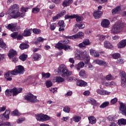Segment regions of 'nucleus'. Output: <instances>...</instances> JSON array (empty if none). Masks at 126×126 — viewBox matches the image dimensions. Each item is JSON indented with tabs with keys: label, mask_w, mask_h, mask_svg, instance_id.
<instances>
[{
	"label": "nucleus",
	"mask_w": 126,
	"mask_h": 126,
	"mask_svg": "<svg viewBox=\"0 0 126 126\" xmlns=\"http://www.w3.org/2000/svg\"><path fill=\"white\" fill-rule=\"evenodd\" d=\"M104 46L106 49H112V48H113V45L108 41H105L104 42Z\"/></svg>",
	"instance_id": "obj_29"
},
{
	"label": "nucleus",
	"mask_w": 126,
	"mask_h": 126,
	"mask_svg": "<svg viewBox=\"0 0 126 126\" xmlns=\"http://www.w3.org/2000/svg\"><path fill=\"white\" fill-rule=\"evenodd\" d=\"M73 17L74 18H76L77 22H80V21H82V18L78 15V14H74Z\"/></svg>",
	"instance_id": "obj_37"
},
{
	"label": "nucleus",
	"mask_w": 126,
	"mask_h": 126,
	"mask_svg": "<svg viewBox=\"0 0 126 126\" xmlns=\"http://www.w3.org/2000/svg\"><path fill=\"white\" fill-rule=\"evenodd\" d=\"M96 93L99 95H110V94H111L110 92H108L105 90H101L99 89L96 90Z\"/></svg>",
	"instance_id": "obj_15"
},
{
	"label": "nucleus",
	"mask_w": 126,
	"mask_h": 126,
	"mask_svg": "<svg viewBox=\"0 0 126 126\" xmlns=\"http://www.w3.org/2000/svg\"><path fill=\"white\" fill-rule=\"evenodd\" d=\"M25 100L31 102V103H38L39 100L37 99V96L33 95L32 94H28L24 97Z\"/></svg>",
	"instance_id": "obj_7"
},
{
	"label": "nucleus",
	"mask_w": 126,
	"mask_h": 126,
	"mask_svg": "<svg viewBox=\"0 0 126 126\" xmlns=\"http://www.w3.org/2000/svg\"><path fill=\"white\" fill-rule=\"evenodd\" d=\"M16 55H17L16 51H15V50H13V49H11L8 54V56L9 59L11 60V59L14 58Z\"/></svg>",
	"instance_id": "obj_17"
},
{
	"label": "nucleus",
	"mask_w": 126,
	"mask_h": 126,
	"mask_svg": "<svg viewBox=\"0 0 126 126\" xmlns=\"http://www.w3.org/2000/svg\"><path fill=\"white\" fill-rule=\"evenodd\" d=\"M84 33L82 32H77L76 34L70 36H66L65 38H67L68 39H71L72 40H75L76 39H78L79 38H81L82 37H84Z\"/></svg>",
	"instance_id": "obj_9"
},
{
	"label": "nucleus",
	"mask_w": 126,
	"mask_h": 126,
	"mask_svg": "<svg viewBox=\"0 0 126 126\" xmlns=\"http://www.w3.org/2000/svg\"><path fill=\"white\" fill-rule=\"evenodd\" d=\"M82 52H81L80 54H75V58L76 60H80V61H83V57H82Z\"/></svg>",
	"instance_id": "obj_30"
},
{
	"label": "nucleus",
	"mask_w": 126,
	"mask_h": 126,
	"mask_svg": "<svg viewBox=\"0 0 126 126\" xmlns=\"http://www.w3.org/2000/svg\"><path fill=\"white\" fill-rule=\"evenodd\" d=\"M11 114L12 116H20L21 115L17 110H15L14 111L12 112Z\"/></svg>",
	"instance_id": "obj_44"
},
{
	"label": "nucleus",
	"mask_w": 126,
	"mask_h": 126,
	"mask_svg": "<svg viewBox=\"0 0 126 126\" xmlns=\"http://www.w3.org/2000/svg\"><path fill=\"white\" fill-rule=\"evenodd\" d=\"M24 121H25V118H20L17 120V123L18 124H22Z\"/></svg>",
	"instance_id": "obj_54"
},
{
	"label": "nucleus",
	"mask_w": 126,
	"mask_h": 126,
	"mask_svg": "<svg viewBox=\"0 0 126 126\" xmlns=\"http://www.w3.org/2000/svg\"><path fill=\"white\" fill-rule=\"evenodd\" d=\"M79 75L81 77H83V78H85L86 77V71L84 69H82L79 72Z\"/></svg>",
	"instance_id": "obj_33"
},
{
	"label": "nucleus",
	"mask_w": 126,
	"mask_h": 126,
	"mask_svg": "<svg viewBox=\"0 0 126 126\" xmlns=\"http://www.w3.org/2000/svg\"><path fill=\"white\" fill-rule=\"evenodd\" d=\"M8 14L11 15L13 18H18V17H23L25 16V13H20L19 12V6L15 4L11 6L8 11Z\"/></svg>",
	"instance_id": "obj_1"
},
{
	"label": "nucleus",
	"mask_w": 126,
	"mask_h": 126,
	"mask_svg": "<svg viewBox=\"0 0 126 126\" xmlns=\"http://www.w3.org/2000/svg\"><path fill=\"white\" fill-rule=\"evenodd\" d=\"M31 30L29 29H26L23 33V36L25 37H28V36H30L31 35Z\"/></svg>",
	"instance_id": "obj_28"
},
{
	"label": "nucleus",
	"mask_w": 126,
	"mask_h": 126,
	"mask_svg": "<svg viewBox=\"0 0 126 126\" xmlns=\"http://www.w3.org/2000/svg\"><path fill=\"white\" fill-rule=\"evenodd\" d=\"M126 46V39L122 40L117 44V47L118 49H123V48H125Z\"/></svg>",
	"instance_id": "obj_16"
},
{
	"label": "nucleus",
	"mask_w": 126,
	"mask_h": 126,
	"mask_svg": "<svg viewBox=\"0 0 126 126\" xmlns=\"http://www.w3.org/2000/svg\"><path fill=\"white\" fill-rule=\"evenodd\" d=\"M10 113V111H9V110H6L4 113V118H5V119H6V120H8V119H9V114Z\"/></svg>",
	"instance_id": "obj_41"
},
{
	"label": "nucleus",
	"mask_w": 126,
	"mask_h": 126,
	"mask_svg": "<svg viewBox=\"0 0 126 126\" xmlns=\"http://www.w3.org/2000/svg\"><path fill=\"white\" fill-rule=\"evenodd\" d=\"M35 119L38 122H46L47 121H50L51 117L46 114L40 113L37 115H35Z\"/></svg>",
	"instance_id": "obj_6"
},
{
	"label": "nucleus",
	"mask_w": 126,
	"mask_h": 126,
	"mask_svg": "<svg viewBox=\"0 0 126 126\" xmlns=\"http://www.w3.org/2000/svg\"><path fill=\"white\" fill-rule=\"evenodd\" d=\"M15 75H17L19 74H23L24 73V67L21 65H18L16 66L15 69L13 70Z\"/></svg>",
	"instance_id": "obj_8"
},
{
	"label": "nucleus",
	"mask_w": 126,
	"mask_h": 126,
	"mask_svg": "<svg viewBox=\"0 0 126 126\" xmlns=\"http://www.w3.org/2000/svg\"><path fill=\"white\" fill-rule=\"evenodd\" d=\"M11 126L10 122L2 123L0 122V126Z\"/></svg>",
	"instance_id": "obj_47"
},
{
	"label": "nucleus",
	"mask_w": 126,
	"mask_h": 126,
	"mask_svg": "<svg viewBox=\"0 0 126 126\" xmlns=\"http://www.w3.org/2000/svg\"><path fill=\"white\" fill-rule=\"evenodd\" d=\"M102 85H104V86H112L113 85H115L116 83L115 82H107L105 83H102Z\"/></svg>",
	"instance_id": "obj_32"
},
{
	"label": "nucleus",
	"mask_w": 126,
	"mask_h": 126,
	"mask_svg": "<svg viewBox=\"0 0 126 126\" xmlns=\"http://www.w3.org/2000/svg\"><path fill=\"white\" fill-rule=\"evenodd\" d=\"M90 54L91 55V56H93V57H95V58H99V57H100V54H99V53L93 49H91L90 50Z\"/></svg>",
	"instance_id": "obj_20"
},
{
	"label": "nucleus",
	"mask_w": 126,
	"mask_h": 126,
	"mask_svg": "<svg viewBox=\"0 0 126 126\" xmlns=\"http://www.w3.org/2000/svg\"><path fill=\"white\" fill-rule=\"evenodd\" d=\"M113 57L114 59H119V58L121 57V54H120V53H115L113 55Z\"/></svg>",
	"instance_id": "obj_62"
},
{
	"label": "nucleus",
	"mask_w": 126,
	"mask_h": 126,
	"mask_svg": "<svg viewBox=\"0 0 126 126\" xmlns=\"http://www.w3.org/2000/svg\"><path fill=\"white\" fill-rule=\"evenodd\" d=\"M8 14L11 15L13 18H18V17H23L25 16V13H20L19 12V6L15 4L11 6L8 11Z\"/></svg>",
	"instance_id": "obj_2"
},
{
	"label": "nucleus",
	"mask_w": 126,
	"mask_h": 126,
	"mask_svg": "<svg viewBox=\"0 0 126 126\" xmlns=\"http://www.w3.org/2000/svg\"><path fill=\"white\" fill-rule=\"evenodd\" d=\"M74 16V14L72 15H65V19H73Z\"/></svg>",
	"instance_id": "obj_56"
},
{
	"label": "nucleus",
	"mask_w": 126,
	"mask_h": 126,
	"mask_svg": "<svg viewBox=\"0 0 126 126\" xmlns=\"http://www.w3.org/2000/svg\"><path fill=\"white\" fill-rule=\"evenodd\" d=\"M58 72L63 77L70 76V75H72V72L68 71L67 67L63 64H62L59 66L58 68Z\"/></svg>",
	"instance_id": "obj_3"
},
{
	"label": "nucleus",
	"mask_w": 126,
	"mask_h": 126,
	"mask_svg": "<svg viewBox=\"0 0 126 126\" xmlns=\"http://www.w3.org/2000/svg\"><path fill=\"white\" fill-rule=\"evenodd\" d=\"M46 85L47 87H48V88L51 87V86H52V85H53V83H52V82L51 81H47L46 82Z\"/></svg>",
	"instance_id": "obj_60"
},
{
	"label": "nucleus",
	"mask_w": 126,
	"mask_h": 126,
	"mask_svg": "<svg viewBox=\"0 0 126 126\" xmlns=\"http://www.w3.org/2000/svg\"><path fill=\"white\" fill-rule=\"evenodd\" d=\"M120 76L121 77V80H126V74L125 71H121L120 72Z\"/></svg>",
	"instance_id": "obj_40"
},
{
	"label": "nucleus",
	"mask_w": 126,
	"mask_h": 126,
	"mask_svg": "<svg viewBox=\"0 0 126 126\" xmlns=\"http://www.w3.org/2000/svg\"><path fill=\"white\" fill-rule=\"evenodd\" d=\"M15 27H16V24H10L7 27H6V28L9 30H11V31H13V29H14Z\"/></svg>",
	"instance_id": "obj_31"
},
{
	"label": "nucleus",
	"mask_w": 126,
	"mask_h": 126,
	"mask_svg": "<svg viewBox=\"0 0 126 126\" xmlns=\"http://www.w3.org/2000/svg\"><path fill=\"white\" fill-rule=\"evenodd\" d=\"M75 27H78L79 29H84L85 28V25L84 23H82L80 24H76Z\"/></svg>",
	"instance_id": "obj_36"
},
{
	"label": "nucleus",
	"mask_w": 126,
	"mask_h": 126,
	"mask_svg": "<svg viewBox=\"0 0 126 126\" xmlns=\"http://www.w3.org/2000/svg\"><path fill=\"white\" fill-rule=\"evenodd\" d=\"M89 123L91 124V125H94L96 124V118L94 116H90L88 117Z\"/></svg>",
	"instance_id": "obj_24"
},
{
	"label": "nucleus",
	"mask_w": 126,
	"mask_h": 126,
	"mask_svg": "<svg viewBox=\"0 0 126 126\" xmlns=\"http://www.w3.org/2000/svg\"><path fill=\"white\" fill-rule=\"evenodd\" d=\"M0 46L1 48H5L6 45L4 42H3V40L2 39L0 38Z\"/></svg>",
	"instance_id": "obj_46"
},
{
	"label": "nucleus",
	"mask_w": 126,
	"mask_h": 126,
	"mask_svg": "<svg viewBox=\"0 0 126 126\" xmlns=\"http://www.w3.org/2000/svg\"><path fill=\"white\" fill-rule=\"evenodd\" d=\"M117 102H118V98L115 97L111 100L110 103L112 105H115V104H116Z\"/></svg>",
	"instance_id": "obj_50"
},
{
	"label": "nucleus",
	"mask_w": 126,
	"mask_h": 126,
	"mask_svg": "<svg viewBox=\"0 0 126 126\" xmlns=\"http://www.w3.org/2000/svg\"><path fill=\"white\" fill-rule=\"evenodd\" d=\"M124 30V26L122 24L116 23L112 27L111 33L112 34H119Z\"/></svg>",
	"instance_id": "obj_5"
},
{
	"label": "nucleus",
	"mask_w": 126,
	"mask_h": 126,
	"mask_svg": "<svg viewBox=\"0 0 126 126\" xmlns=\"http://www.w3.org/2000/svg\"><path fill=\"white\" fill-rule=\"evenodd\" d=\"M94 63H95V64L100 65V66H108V63L103 60L96 59L94 61Z\"/></svg>",
	"instance_id": "obj_12"
},
{
	"label": "nucleus",
	"mask_w": 126,
	"mask_h": 126,
	"mask_svg": "<svg viewBox=\"0 0 126 126\" xmlns=\"http://www.w3.org/2000/svg\"><path fill=\"white\" fill-rule=\"evenodd\" d=\"M29 45L27 43H22L20 44L19 48L21 50H25V49H28Z\"/></svg>",
	"instance_id": "obj_34"
},
{
	"label": "nucleus",
	"mask_w": 126,
	"mask_h": 126,
	"mask_svg": "<svg viewBox=\"0 0 126 126\" xmlns=\"http://www.w3.org/2000/svg\"><path fill=\"white\" fill-rule=\"evenodd\" d=\"M89 44H90L89 39H87L85 40L83 42L80 43L78 46L79 48H80V49H83V48H85L86 46H88Z\"/></svg>",
	"instance_id": "obj_14"
},
{
	"label": "nucleus",
	"mask_w": 126,
	"mask_h": 126,
	"mask_svg": "<svg viewBox=\"0 0 126 126\" xmlns=\"http://www.w3.org/2000/svg\"><path fill=\"white\" fill-rule=\"evenodd\" d=\"M72 2H73V0H66L63 2V6L64 7H66V6H68L69 4H71Z\"/></svg>",
	"instance_id": "obj_25"
},
{
	"label": "nucleus",
	"mask_w": 126,
	"mask_h": 126,
	"mask_svg": "<svg viewBox=\"0 0 126 126\" xmlns=\"http://www.w3.org/2000/svg\"><path fill=\"white\" fill-rule=\"evenodd\" d=\"M51 76V74L50 73H42V78H49Z\"/></svg>",
	"instance_id": "obj_39"
},
{
	"label": "nucleus",
	"mask_w": 126,
	"mask_h": 126,
	"mask_svg": "<svg viewBox=\"0 0 126 126\" xmlns=\"http://www.w3.org/2000/svg\"><path fill=\"white\" fill-rule=\"evenodd\" d=\"M72 95V91H68L67 93L65 94V97H68Z\"/></svg>",
	"instance_id": "obj_64"
},
{
	"label": "nucleus",
	"mask_w": 126,
	"mask_h": 126,
	"mask_svg": "<svg viewBox=\"0 0 126 126\" xmlns=\"http://www.w3.org/2000/svg\"><path fill=\"white\" fill-rule=\"evenodd\" d=\"M56 27H57V25L55 23H53L50 25V29L52 31L56 29Z\"/></svg>",
	"instance_id": "obj_61"
},
{
	"label": "nucleus",
	"mask_w": 126,
	"mask_h": 126,
	"mask_svg": "<svg viewBox=\"0 0 126 126\" xmlns=\"http://www.w3.org/2000/svg\"><path fill=\"white\" fill-rule=\"evenodd\" d=\"M89 102L94 105V106H96V105H97L96 100L93 98H90Z\"/></svg>",
	"instance_id": "obj_49"
},
{
	"label": "nucleus",
	"mask_w": 126,
	"mask_h": 126,
	"mask_svg": "<svg viewBox=\"0 0 126 126\" xmlns=\"http://www.w3.org/2000/svg\"><path fill=\"white\" fill-rule=\"evenodd\" d=\"M121 86L124 88L126 87V80H121Z\"/></svg>",
	"instance_id": "obj_57"
},
{
	"label": "nucleus",
	"mask_w": 126,
	"mask_h": 126,
	"mask_svg": "<svg viewBox=\"0 0 126 126\" xmlns=\"http://www.w3.org/2000/svg\"><path fill=\"white\" fill-rule=\"evenodd\" d=\"M73 119L75 123H78V122H79V121L81 120V117H80V116H76V117H74Z\"/></svg>",
	"instance_id": "obj_45"
},
{
	"label": "nucleus",
	"mask_w": 126,
	"mask_h": 126,
	"mask_svg": "<svg viewBox=\"0 0 126 126\" xmlns=\"http://www.w3.org/2000/svg\"><path fill=\"white\" fill-rule=\"evenodd\" d=\"M64 41L62 43L61 42H59L55 46L57 49H59V50H63L64 47Z\"/></svg>",
	"instance_id": "obj_26"
},
{
	"label": "nucleus",
	"mask_w": 126,
	"mask_h": 126,
	"mask_svg": "<svg viewBox=\"0 0 126 126\" xmlns=\"http://www.w3.org/2000/svg\"><path fill=\"white\" fill-rule=\"evenodd\" d=\"M109 102L106 101L103 102L101 105H100V108H106V107H107V106H109Z\"/></svg>",
	"instance_id": "obj_43"
},
{
	"label": "nucleus",
	"mask_w": 126,
	"mask_h": 126,
	"mask_svg": "<svg viewBox=\"0 0 126 126\" xmlns=\"http://www.w3.org/2000/svg\"><path fill=\"white\" fill-rule=\"evenodd\" d=\"M13 75H15L13 70L8 71L7 72L5 73L4 77L8 81H11V80H12V78L11 77H12Z\"/></svg>",
	"instance_id": "obj_11"
},
{
	"label": "nucleus",
	"mask_w": 126,
	"mask_h": 126,
	"mask_svg": "<svg viewBox=\"0 0 126 126\" xmlns=\"http://www.w3.org/2000/svg\"><path fill=\"white\" fill-rule=\"evenodd\" d=\"M18 35V33L16 32H15L13 33H11V37H12V38H13V39H16V38H17Z\"/></svg>",
	"instance_id": "obj_59"
},
{
	"label": "nucleus",
	"mask_w": 126,
	"mask_h": 126,
	"mask_svg": "<svg viewBox=\"0 0 126 126\" xmlns=\"http://www.w3.org/2000/svg\"><path fill=\"white\" fill-rule=\"evenodd\" d=\"M63 81H64V78L59 76L54 77L53 80V82H57L58 83L63 82Z\"/></svg>",
	"instance_id": "obj_18"
},
{
	"label": "nucleus",
	"mask_w": 126,
	"mask_h": 126,
	"mask_svg": "<svg viewBox=\"0 0 126 126\" xmlns=\"http://www.w3.org/2000/svg\"><path fill=\"white\" fill-rule=\"evenodd\" d=\"M58 25L60 27H64V22L63 20L60 21L58 22Z\"/></svg>",
	"instance_id": "obj_52"
},
{
	"label": "nucleus",
	"mask_w": 126,
	"mask_h": 126,
	"mask_svg": "<svg viewBox=\"0 0 126 126\" xmlns=\"http://www.w3.org/2000/svg\"><path fill=\"white\" fill-rule=\"evenodd\" d=\"M63 112H65V113H69V111H70V108L68 106H65L63 108Z\"/></svg>",
	"instance_id": "obj_53"
},
{
	"label": "nucleus",
	"mask_w": 126,
	"mask_h": 126,
	"mask_svg": "<svg viewBox=\"0 0 126 126\" xmlns=\"http://www.w3.org/2000/svg\"><path fill=\"white\" fill-rule=\"evenodd\" d=\"M40 58H41V55H40L38 54H36L34 55L33 59L34 61H38V60H39V59H40Z\"/></svg>",
	"instance_id": "obj_48"
},
{
	"label": "nucleus",
	"mask_w": 126,
	"mask_h": 126,
	"mask_svg": "<svg viewBox=\"0 0 126 126\" xmlns=\"http://www.w3.org/2000/svg\"><path fill=\"white\" fill-rule=\"evenodd\" d=\"M97 37H98V39L100 41H104L106 38V36L103 35H98L97 36Z\"/></svg>",
	"instance_id": "obj_55"
},
{
	"label": "nucleus",
	"mask_w": 126,
	"mask_h": 126,
	"mask_svg": "<svg viewBox=\"0 0 126 126\" xmlns=\"http://www.w3.org/2000/svg\"><path fill=\"white\" fill-rule=\"evenodd\" d=\"M105 78H106V80L110 81L112 80V79H113V76H112V75H107L106 76Z\"/></svg>",
	"instance_id": "obj_63"
},
{
	"label": "nucleus",
	"mask_w": 126,
	"mask_h": 126,
	"mask_svg": "<svg viewBox=\"0 0 126 126\" xmlns=\"http://www.w3.org/2000/svg\"><path fill=\"white\" fill-rule=\"evenodd\" d=\"M21 92H22V88L17 89L14 88L13 89L6 90L5 91V94L8 97H9V96H11V95L16 96V95H18L19 93H21Z\"/></svg>",
	"instance_id": "obj_4"
},
{
	"label": "nucleus",
	"mask_w": 126,
	"mask_h": 126,
	"mask_svg": "<svg viewBox=\"0 0 126 126\" xmlns=\"http://www.w3.org/2000/svg\"><path fill=\"white\" fill-rule=\"evenodd\" d=\"M118 126H126V119L124 118L119 119L118 121Z\"/></svg>",
	"instance_id": "obj_27"
},
{
	"label": "nucleus",
	"mask_w": 126,
	"mask_h": 126,
	"mask_svg": "<svg viewBox=\"0 0 126 126\" xmlns=\"http://www.w3.org/2000/svg\"><path fill=\"white\" fill-rule=\"evenodd\" d=\"M110 25V21L107 19H104L101 22V26L104 28H108Z\"/></svg>",
	"instance_id": "obj_21"
},
{
	"label": "nucleus",
	"mask_w": 126,
	"mask_h": 126,
	"mask_svg": "<svg viewBox=\"0 0 126 126\" xmlns=\"http://www.w3.org/2000/svg\"><path fill=\"white\" fill-rule=\"evenodd\" d=\"M65 51H72V47L70 45H64V48H63Z\"/></svg>",
	"instance_id": "obj_42"
},
{
	"label": "nucleus",
	"mask_w": 126,
	"mask_h": 126,
	"mask_svg": "<svg viewBox=\"0 0 126 126\" xmlns=\"http://www.w3.org/2000/svg\"><path fill=\"white\" fill-rule=\"evenodd\" d=\"M40 11V9L38 7H34L32 8V12L33 13H38Z\"/></svg>",
	"instance_id": "obj_51"
},
{
	"label": "nucleus",
	"mask_w": 126,
	"mask_h": 126,
	"mask_svg": "<svg viewBox=\"0 0 126 126\" xmlns=\"http://www.w3.org/2000/svg\"><path fill=\"white\" fill-rule=\"evenodd\" d=\"M82 56L83 58V61L84 60L85 63L86 64L90 62V56L88 55L87 51H84L82 52Z\"/></svg>",
	"instance_id": "obj_10"
},
{
	"label": "nucleus",
	"mask_w": 126,
	"mask_h": 126,
	"mask_svg": "<svg viewBox=\"0 0 126 126\" xmlns=\"http://www.w3.org/2000/svg\"><path fill=\"white\" fill-rule=\"evenodd\" d=\"M33 32L34 33V34H40V33H41V31L38 29H34L33 30Z\"/></svg>",
	"instance_id": "obj_58"
},
{
	"label": "nucleus",
	"mask_w": 126,
	"mask_h": 126,
	"mask_svg": "<svg viewBox=\"0 0 126 126\" xmlns=\"http://www.w3.org/2000/svg\"><path fill=\"white\" fill-rule=\"evenodd\" d=\"M84 63L83 62H80L78 64H76L75 65V68L78 70V71H79L80 70L81 68H83V67H84Z\"/></svg>",
	"instance_id": "obj_19"
},
{
	"label": "nucleus",
	"mask_w": 126,
	"mask_h": 126,
	"mask_svg": "<svg viewBox=\"0 0 126 126\" xmlns=\"http://www.w3.org/2000/svg\"><path fill=\"white\" fill-rule=\"evenodd\" d=\"M103 14V12L101 11H96L94 12L93 14V15L95 19H99L101 16Z\"/></svg>",
	"instance_id": "obj_22"
},
{
	"label": "nucleus",
	"mask_w": 126,
	"mask_h": 126,
	"mask_svg": "<svg viewBox=\"0 0 126 126\" xmlns=\"http://www.w3.org/2000/svg\"><path fill=\"white\" fill-rule=\"evenodd\" d=\"M120 11H121V7L117 6L112 10V14H116V13L120 12Z\"/></svg>",
	"instance_id": "obj_35"
},
{
	"label": "nucleus",
	"mask_w": 126,
	"mask_h": 126,
	"mask_svg": "<svg viewBox=\"0 0 126 126\" xmlns=\"http://www.w3.org/2000/svg\"><path fill=\"white\" fill-rule=\"evenodd\" d=\"M120 111L123 116H126V104L123 102H120Z\"/></svg>",
	"instance_id": "obj_13"
},
{
	"label": "nucleus",
	"mask_w": 126,
	"mask_h": 126,
	"mask_svg": "<svg viewBox=\"0 0 126 126\" xmlns=\"http://www.w3.org/2000/svg\"><path fill=\"white\" fill-rule=\"evenodd\" d=\"M76 84L78 86L85 87V86H86V85H87V83L83 80H79L77 81Z\"/></svg>",
	"instance_id": "obj_23"
},
{
	"label": "nucleus",
	"mask_w": 126,
	"mask_h": 126,
	"mask_svg": "<svg viewBox=\"0 0 126 126\" xmlns=\"http://www.w3.org/2000/svg\"><path fill=\"white\" fill-rule=\"evenodd\" d=\"M28 57V56H27V55L22 54L19 57V59L20 60H21V61L25 62V61H26V60L27 59Z\"/></svg>",
	"instance_id": "obj_38"
}]
</instances>
